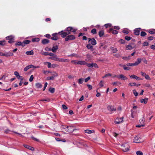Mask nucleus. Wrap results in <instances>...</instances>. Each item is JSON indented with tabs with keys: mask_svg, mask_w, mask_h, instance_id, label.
Instances as JSON below:
<instances>
[{
	"mask_svg": "<svg viewBox=\"0 0 155 155\" xmlns=\"http://www.w3.org/2000/svg\"><path fill=\"white\" fill-rule=\"evenodd\" d=\"M6 41L3 40V41H0V45L1 46H4L5 45Z\"/></svg>",
	"mask_w": 155,
	"mask_h": 155,
	"instance_id": "2f4dec72",
	"label": "nucleus"
},
{
	"mask_svg": "<svg viewBox=\"0 0 155 155\" xmlns=\"http://www.w3.org/2000/svg\"><path fill=\"white\" fill-rule=\"evenodd\" d=\"M75 39V37L74 35H68L66 36L65 38V41H68L69 40H74Z\"/></svg>",
	"mask_w": 155,
	"mask_h": 155,
	"instance_id": "423d86ee",
	"label": "nucleus"
},
{
	"mask_svg": "<svg viewBox=\"0 0 155 155\" xmlns=\"http://www.w3.org/2000/svg\"><path fill=\"white\" fill-rule=\"evenodd\" d=\"M58 34L57 33H55L53 34H52V37L51 38V39L54 40H57L58 39V37L57 36V35H58Z\"/></svg>",
	"mask_w": 155,
	"mask_h": 155,
	"instance_id": "1a4fd4ad",
	"label": "nucleus"
},
{
	"mask_svg": "<svg viewBox=\"0 0 155 155\" xmlns=\"http://www.w3.org/2000/svg\"><path fill=\"white\" fill-rule=\"evenodd\" d=\"M99 85L100 87H103L104 86V83L102 81H101L99 84Z\"/></svg>",
	"mask_w": 155,
	"mask_h": 155,
	"instance_id": "37998d69",
	"label": "nucleus"
},
{
	"mask_svg": "<svg viewBox=\"0 0 155 155\" xmlns=\"http://www.w3.org/2000/svg\"><path fill=\"white\" fill-rule=\"evenodd\" d=\"M86 47L88 49H91L92 51H93V46L90 44H88Z\"/></svg>",
	"mask_w": 155,
	"mask_h": 155,
	"instance_id": "412c9836",
	"label": "nucleus"
},
{
	"mask_svg": "<svg viewBox=\"0 0 155 155\" xmlns=\"http://www.w3.org/2000/svg\"><path fill=\"white\" fill-rule=\"evenodd\" d=\"M71 31L70 28V27H68L64 31H62L58 32V34L61 35L62 38H65L66 36L70 34Z\"/></svg>",
	"mask_w": 155,
	"mask_h": 155,
	"instance_id": "f257e3e1",
	"label": "nucleus"
},
{
	"mask_svg": "<svg viewBox=\"0 0 155 155\" xmlns=\"http://www.w3.org/2000/svg\"><path fill=\"white\" fill-rule=\"evenodd\" d=\"M49 91L51 93H53L54 92L55 89L54 88H50L49 89Z\"/></svg>",
	"mask_w": 155,
	"mask_h": 155,
	"instance_id": "e433bc0d",
	"label": "nucleus"
},
{
	"mask_svg": "<svg viewBox=\"0 0 155 155\" xmlns=\"http://www.w3.org/2000/svg\"><path fill=\"white\" fill-rule=\"evenodd\" d=\"M123 117H117L115 120L114 122L116 124H120L123 122Z\"/></svg>",
	"mask_w": 155,
	"mask_h": 155,
	"instance_id": "0eeeda50",
	"label": "nucleus"
},
{
	"mask_svg": "<svg viewBox=\"0 0 155 155\" xmlns=\"http://www.w3.org/2000/svg\"><path fill=\"white\" fill-rule=\"evenodd\" d=\"M129 147L127 143L123 144L121 146V149L124 152L128 151L129 150Z\"/></svg>",
	"mask_w": 155,
	"mask_h": 155,
	"instance_id": "20e7f679",
	"label": "nucleus"
},
{
	"mask_svg": "<svg viewBox=\"0 0 155 155\" xmlns=\"http://www.w3.org/2000/svg\"><path fill=\"white\" fill-rule=\"evenodd\" d=\"M109 32L110 33H112L113 34H116L118 33L117 31L114 30L112 28H110L109 29Z\"/></svg>",
	"mask_w": 155,
	"mask_h": 155,
	"instance_id": "ddd939ff",
	"label": "nucleus"
},
{
	"mask_svg": "<svg viewBox=\"0 0 155 155\" xmlns=\"http://www.w3.org/2000/svg\"><path fill=\"white\" fill-rule=\"evenodd\" d=\"M92 64H93V63H87V64H86L87 66L88 67L92 68L93 67V65Z\"/></svg>",
	"mask_w": 155,
	"mask_h": 155,
	"instance_id": "79ce46f5",
	"label": "nucleus"
},
{
	"mask_svg": "<svg viewBox=\"0 0 155 155\" xmlns=\"http://www.w3.org/2000/svg\"><path fill=\"white\" fill-rule=\"evenodd\" d=\"M25 54L28 55H32L34 53L33 51L31 50L30 51H27L26 52Z\"/></svg>",
	"mask_w": 155,
	"mask_h": 155,
	"instance_id": "a878e982",
	"label": "nucleus"
},
{
	"mask_svg": "<svg viewBox=\"0 0 155 155\" xmlns=\"http://www.w3.org/2000/svg\"><path fill=\"white\" fill-rule=\"evenodd\" d=\"M32 64H31V65H29L28 66H27L25 68H24V71H26L29 69V68H32Z\"/></svg>",
	"mask_w": 155,
	"mask_h": 155,
	"instance_id": "5701e85b",
	"label": "nucleus"
},
{
	"mask_svg": "<svg viewBox=\"0 0 155 155\" xmlns=\"http://www.w3.org/2000/svg\"><path fill=\"white\" fill-rule=\"evenodd\" d=\"M134 142L136 143H139L141 142V139L138 137L136 136L135 137L134 140Z\"/></svg>",
	"mask_w": 155,
	"mask_h": 155,
	"instance_id": "9d476101",
	"label": "nucleus"
},
{
	"mask_svg": "<svg viewBox=\"0 0 155 155\" xmlns=\"http://www.w3.org/2000/svg\"><path fill=\"white\" fill-rule=\"evenodd\" d=\"M122 59L125 60H128L130 59V57H124L122 58Z\"/></svg>",
	"mask_w": 155,
	"mask_h": 155,
	"instance_id": "09e8293b",
	"label": "nucleus"
},
{
	"mask_svg": "<svg viewBox=\"0 0 155 155\" xmlns=\"http://www.w3.org/2000/svg\"><path fill=\"white\" fill-rule=\"evenodd\" d=\"M91 43L92 45H96L97 44L96 41L94 38L91 39Z\"/></svg>",
	"mask_w": 155,
	"mask_h": 155,
	"instance_id": "cd10ccee",
	"label": "nucleus"
},
{
	"mask_svg": "<svg viewBox=\"0 0 155 155\" xmlns=\"http://www.w3.org/2000/svg\"><path fill=\"white\" fill-rule=\"evenodd\" d=\"M58 49V47L57 45L53 47L51 49V51L54 52H55Z\"/></svg>",
	"mask_w": 155,
	"mask_h": 155,
	"instance_id": "dca6fc26",
	"label": "nucleus"
},
{
	"mask_svg": "<svg viewBox=\"0 0 155 155\" xmlns=\"http://www.w3.org/2000/svg\"><path fill=\"white\" fill-rule=\"evenodd\" d=\"M153 39V37L152 36H150L147 38V40H152Z\"/></svg>",
	"mask_w": 155,
	"mask_h": 155,
	"instance_id": "338daca9",
	"label": "nucleus"
},
{
	"mask_svg": "<svg viewBox=\"0 0 155 155\" xmlns=\"http://www.w3.org/2000/svg\"><path fill=\"white\" fill-rule=\"evenodd\" d=\"M110 50L112 51V52L114 53H116L117 52V49L116 48L113 47H111L110 48Z\"/></svg>",
	"mask_w": 155,
	"mask_h": 155,
	"instance_id": "6ab92c4d",
	"label": "nucleus"
},
{
	"mask_svg": "<svg viewBox=\"0 0 155 155\" xmlns=\"http://www.w3.org/2000/svg\"><path fill=\"white\" fill-rule=\"evenodd\" d=\"M31 42V41L28 40H25L22 42L23 44V47L25 46L26 45L28 44Z\"/></svg>",
	"mask_w": 155,
	"mask_h": 155,
	"instance_id": "2eb2a0df",
	"label": "nucleus"
},
{
	"mask_svg": "<svg viewBox=\"0 0 155 155\" xmlns=\"http://www.w3.org/2000/svg\"><path fill=\"white\" fill-rule=\"evenodd\" d=\"M136 154L137 155H143V153L139 151H137L136 152Z\"/></svg>",
	"mask_w": 155,
	"mask_h": 155,
	"instance_id": "603ef678",
	"label": "nucleus"
},
{
	"mask_svg": "<svg viewBox=\"0 0 155 155\" xmlns=\"http://www.w3.org/2000/svg\"><path fill=\"white\" fill-rule=\"evenodd\" d=\"M148 43L147 42H145L143 43V46H147L148 45Z\"/></svg>",
	"mask_w": 155,
	"mask_h": 155,
	"instance_id": "774afa93",
	"label": "nucleus"
},
{
	"mask_svg": "<svg viewBox=\"0 0 155 155\" xmlns=\"http://www.w3.org/2000/svg\"><path fill=\"white\" fill-rule=\"evenodd\" d=\"M64 129L66 131L68 132H72L75 130L71 126H64Z\"/></svg>",
	"mask_w": 155,
	"mask_h": 155,
	"instance_id": "39448f33",
	"label": "nucleus"
},
{
	"mask_svg": "<svg viewBox=\"0 0 155 155\" xmlns=\"http://www.w3.org/2000/svg\"><path fill=\"white\" fill-rule=\"evenodd\" d=\"M91 32L93 34H96L97 33L96 30V29H93L91 31Z\"/></svg>",
	"mask_w": 155,
	"mask_h": 155,
	"instance_id": "de8ad7c7",
	"label": "nucleus"
},
{
	"mask_svg": "<svg viewBox=\"0 0 155 155\" xmlns=\"http://www.w3.org/2000/svg\"><path fill=\"white\" fill-rule=\"evenodd\" d=\"M49 42V40L47 39H44L42 40L41 43L44 45H45Z\"/></svg>",
	"mask_w": 155,
	"mask_h": 155,
	"instance_id": "4468645a",
	"label": "nucleus"
},
{
	"mask_svg": "<svg viewBox=\"0 0 155 155\" xmlns=\"http://www.w3.org/2000/svg\"><path fill=\"white\" fill-rule=\"evenodd\" d=\"M114 56L117 58H118L120 57V54L118 53L114 54Z\"/></svg>",
	"mask_w": 155,
	"mask_h": 155,
	"instance_id": "69168bd1",
	"label": "nucleus"
},
{
	"mask_svg": "<svg viewBox=\"0 0 155 155\" xmlns=\"http://www.w3.org/2000/svg\"><path fill=\"white\" fill-rule=\"evenodd\" d=\"M133 91L134 94V95L135 96H137L138 95L137 92L135 90H134Z\"/></svg>",
	"mask_w": 155,
	"mask_h": 155,
	"instance_id": "3c124183",
	"label": "nucleus"
},
{
	"mask_svg": "<svg viewBox=\"0 0 155 155\" xmlns=\"http://www.w3.org/2000/svg\"><path fill=\"white\" fill-rule=\"evenodd\" d=\"M148 99L147 98H145L144 99H141L140 100V102L141 103H143L145 104L147 103V102Z\"/></svg>",
	"mask_w": 155,
	"mask_h": 155,
	"instance_id": "bb28decb",
	"label": "nucleus"
},
{
	"mask_svg": "<svg viewBox=\"0 0 155 155\" xmlns=\"http://www.w3.org/2000/svg\"><path fill=\"white\" fill-rule=\"evenodd\" d=\"M71 62L75 64H78V61L76 60H72L71 61Z\"/></svg>",
	"mask_w": 155,
	"mask_h": 155,
	"instance_id": "8fccbe9b",
	"label": "nucleus"
},
{
	"mask_svg": "<svg viewBox=\"0 0 155 155\" xmlns=\"http://www.w3.org/2000/svg\"><path fill=\"white\" fill-rule=\"evenodd\" d=\"M93 64V67H94V68H98V65H97V64H96L95 63H93V64Z\"/></svg>",
	"mask_w": 155,
	"mask_h": 155,
	"instance_id": "0e129e2a",
	"label": "nucleus"
},
{
	"mask_svg": "<svg viewBox=\"0 0 155 155\" xmlns=\"http://www.w3.org/2000/svg\"><path fill=\"white\" fill-rule=\"evenodd\" d=\"M128 85H130L131 86H134L136 85V83H129L128 84Z\"/></svg>",
	"mask_w": 155,
	"mask_h": 155,
	"instance_id": "49530a36",
	"label": "nucleus"
},
{
	"mask_svg": "<svg viewBox=\"0 0 155 155\" xmlns=\"http://www.w3.org/2000/svg\"><path fill=\"white\" fill-rule=\"evenodd\" d=\"M50 73H51V74L52 75V76L54 78V77L58 76V74L55 72H50Z\"/></svg>",
	"mask_w": 155,
	"mask_h": 155,
	"instance_id": "b1692460",
	"label": "nucleus"
},
{
	"mask_svg": "<svg viewBox=\"0 0 155 155\" xmlns=\"http://www.w3.org/2000/svg\"><path fill=\"white\" fill-rule=\"evenodd\" d=\"M121 44H124L125 43V41L123 39H120L119 41Z\"/></svg>",
	"mask_w": 155,
	"mask_h": 155,
	"instance_id": "680f3d73",
	"label": "nucleus"
},
{
	"mask_svg": "<svg viewBox=\"0 0 155 155\" xmlns=\"http://www.w3.org/2000/svg\"><path fill=\"white\" fill-rule=\"evenodd\" d=\"M35 86L37 88H41L42 87L41 84L39 83H36Z\"/></svg>",
	"mask_w": 155,
	"mask_h": 155,
	"instance_id": "473e14b6",
	"label": "nucleus"
},
{
	"mask_svg": "<svg viewBox=\"0 0 155 155\" xmlns=\"http://www.w3.org/2000/svg\"><path fill=\"white\" fill-rule=\"evenodd\" d=\"M14 74L17 78L19 75V73L16 71L14 72Z\"/></svg>",
	"mask_w": 155,
	"mask_h": 155,
	"instance_id": "4d7b16f0",
	"label": "nucleus"
},
{
	"mask_svg": "<svg viewBox=\"0 0 155 155\" xmlns=\"http://www.w3.org/2000/svg\"><path fill=\"white\" fill-rule=\"evenodd\" d=\"M49 59H52L53 60H54L55 61H58V58H57L56 57V56L55 55V56H54L53 57H50L49 58Z\"/></svg>",
	"mask_w": 155,
	"mask_h": 155,
	"instance_id": "393cba45",
	"label": "nucleus"
},
{
	"mask_svg": "<svg viewBox=\"0 0 155 155\" xmlns=\"http://www.w3.org/2000/svg\"><path fill=\"white\" fill-rule=\"evenodd\" d=\"M127 49V50H131L133 48L130 45H128L126 46Z\"/></svg>",
	"mask_w": 155,
	"mask_h": 155,
	"instance_id": "4c0bfd02",
	"label": "nucleus"
},
{
	"mask_svg": "<svg viewBox=\"0 0 155 155\" xmlns=\"http://www.w3.org/2000/svg\"><path fill=\"white\" fill-rule=\"evenodd\" d=\"M107 109V110L110 112L115 111L116 110V109L114 108L113 106L111 105L108 106Z\"/></svg>",
	"mask_w": 155,
	"mask_h": 155,
	"instance_id": "6e6552de",
	"label": "nucleus"
},
{
	"mask_svg": "<svg viewBox=\"0 0 155 155\" xmlns=\"http://www.w3.org/2000/svg\"><path fill=\"white\" fill-rule=\"evenodd\" d=\"M130 78H134L137 80H140V78L139 77L136 76L134 74H132L131 75H130Z\"/></svg>",
	"mask_w": 155,
	"mask_h": 155,
	"instance_id": "aec40b11",
	"label": "nucleus"
},
{
	"mask_svg": "<svg viewBox=\"0 0 155 155\" xmlns=\"http://www.w3.org/2000/svg\"><path fill=\"white\" fill-rule=\"evenodd\" d=\"M121 78L123 80H126L127 79V78L123 74H121L119 75V78Z\"/></svg>",
	"mask_w": 155,
	"mask_h": 155,
	"instance_id": "f3484780",
	"label": "nucleus"
},
{
	"mask_svg": "<svg viewBox=\"0 0 155 155\" xmlns=\"http://www.w3.org/2000/svg\"><path fill=\"white\" fill-rule=\"evenodd\" d=\"M84 79L83 78H81L78 80V83L79 84H81L83 83Z\"/></svg>",
	"mask_w": 155,
	"mask_h": 155,
	"instance_id": "c9c22d12",
	"label": "nucleus"
},
{
	"mask_svg": "<svg viewBox=\"0 0 155 155\" xmlns=\"http://www.w3.org/2000/svg\"><path fill=\"white\" fill-rule=\"evenodd\" d=\"M58 61L63 62H66L68 61V60L67 59H63V58H59Z\"/></svg>",
	"mask_w": 155,
	"mask_h": 155,
	"instance_id": "4be33fe9",
	"label": "nucleus"
},
{
	"mask_svg": "<svg viewBox=\"0 0 155 155\" xmlns=\"http://www.w3.org/2000/svg\"><path fill=\"white\" fill-rule=\"evenodd\" d=\"M49 53L48 52H44L42 53V54L45 56L49 55Z\"/></svg>",
	"mask_w": 155,
	"mask_h": 155,
	"instance_id": "052dcab7",
	"label": "nucleus"
},
{
	"mask_svg": "<svg viewBox=\"0 0 155 155\" xmlns=\"http://www.w3.org/2000/svg\"><path fill=\"white\" fill-rule=\"evenodd\" d=\"M54 78L53 77L51 76L50 77H48L47 78V80H54Z\"/></svg>",
	"mask_w": 155,
	"mask_h": 155,
	"instance_id": "5fc2aeb1",
	"label": "nucleus"
},
{
	"mask_svg": "<svg viewBox=\"0 0 155 155\" xmlns=\"http://www.w3.org/2000/svg\"><path fill=\"white\" fill-rule=\"evenodd\" d=\"M123 67L125 70H129L130 69L129 67H126L125 65H124V66H123Z\"/></svg>",
	"mask_w": 155,
	"mask_h": 155,
	"instance_id": "58836bf2",
	"label": "nucleus"
},
{
	"mask_svg": "<svg viewBox=\"0 0 155 155\" xmlns=\"http://www.w3.org/2000/svg\"><path fill=\"white\" fill-rule=\"evenodd\" d=\"M111 24H106L104 25V26L106 28H108L109 27H110L111 26Z\"/></svg>",
	"mask_w": 155,
	"mask_h": 155,
	"instance_id": "864d4df0",
	"label": "nucleus"
},
{
	"mask_svg": "<svg viewBox=\"0 0 155 155\" xmlns=\"http://www.w3.org/2000/svg\"><path fill=\"white\" fill-rule=\"evenodd\" d=\"M45 36L48 38H51V36L49 34H47Z\"/></svg>",
	"mask_w": 155,
	"mask_h": 155,
	"instance_id": "13d9d810",
	"label": "nucleus"
},
{
	"mask_svg": "<svg viewBox=\"0 0 155 155\" xmlns=\"http://www.w3.org/2000/svg\"><path fill=\"white\" fill-rule=\"evenodd\" d=\"M78 64L84 65L87 64V62L84 61H78Z\"/></svg>",
	"mask_w": 155,
	"mask_h": 155,
	"instance_id": "a211bd4d",
	"label": "nucleus"
},
{
	"mask_svg": "<svg viewBox=\"0 0 155 155\" xmlns=\"http://www.w3.org/2000/svg\"><path fill=\"white\" fill-rule=\"evenodd\" d=\"M15 45H18V46H21L23 47V44L22 42H21V41H18L15 44Z\"/></svg>",
	"mask_w": 155,
	"mask_h": 155,
	"instance_id": "f704fd0d",
	"label": "nucleus"
},
{
	"mask_svg": "<svg viewBox=\"0 0 155 155\" xmlns=\"http://www.w3.org/2000/svg\"><path fill=\"white\" fill-rule=\"evenodd\" d=\"M40 39L39 38H36L32 39V42H38L40 41Z\"/></svg>",
	"mask_w": 155,
	"mask_h": 155,
	"instance_id": "c85d7f7f",
	"label": "nucleus"
},
{
	"mask_svg": "<svg viewBox=\"0 0 155 155\" xmlns=\"http://www.w3.org/2000/svg\"><path fill=\"white\" fill-rule=\"evenodd\" d=\"M145 77L146 79L148 80H150L151 79L149 75L147 74H146L145 76Z\"/></svg>",
	"mask_w": 155,
	"mask_h": 155,
	"instance_id": "6e6d98bb",
	"label": "nucleus"
},
{
	"mask_svg": "<svg viewBox=\"0 0 155 155\" xmlns=\"http://www.w3.org/2000/svg\"><path fill=\"white\" fill-rule=\"evenodd\" d=\"M141 60L140 58H138L137 59V61L135 62L134 63H129L127 64L126 65L127 66H135L137 65L141 62Z\"/></svg>",
	"mask_w": 155,
	"mask_h": 155,
	"instance_id": "f03ea898",
	"label": "nucleus"
},
{
	"mask_svg": "<svg viewBox=\"0 0 155 155\" xmlns=\"http://www.w3.org/2000/svg\"><path fill=\"white\" fill-rule=\"evenodd\" d=\"M85 133L87 134H91L94 133V130H85Z\"/></svg>",
	"mask_w": 155,
	"mask_h": 155,
	"instance_id": "c756f323",
	"label": "nucleus"
},
{
	"mask_svg": "<svg viewBox=\"0 0 155 155\" xmlns=\"http://www.w3.org/2000/svg\"><path fill=\"white\" fill-rule=\"evenodd\" d=\"M147 35V33L144 31H141L140 33V35L142 37H144Z\"/></svg>",
	"mask_w": 155,
	"mask_h": 155,
	"instance_id": "c03bdc74",
	"label": "nucleus"
},
{
	"mask_svg": "<svg viewBox=\"0 0 155 155\" xmlns=\"http://www.w3.org/2000/svg\"><path fill=\"white\" fill-rule=\"evenodd\" d=\"M124 38L126 40L129 41L132 38L130 36H125Z\"/></svg>",
	"mask_w": 155,
	"mask_h": 155,
	"instance_id": "a19ab883",
	"label": "nucleus"
},
{
	"mask_svg": "<svg viewBox=\"0 0 155 155\" xmlns=\"http://www.w3.org/2000/svg\"><path fill=\"white\" fill-rule=\"evenodd\" d=\"M6 57H8L11 56H12L13 55V53H10V52H8L7 53H6Z\"/></svg>",
	"mask_w": 155,
	"mask_h": 155,
	"instance_id": "a18cd8bd",
	"label": "nucleus"
},
{
	"mask_svg": "<svg viewBox=\"0 0 155 155\" xmlns=\"http://www.w3.org/2000/svg\"><path fill=\"white\" fill-rule=\"evenodd\" d=\"M33 79H34L33 75H31V77H30V78H29V81L30 82H31L33 81Z\"/></svg>",
	"mask_w": 155,
	"mask_h": 155,
	"instance_id": "bf43d9fd",
	"label": "nucleus"
},
{
	"mask_svg": "<svg viewBox=\"0 0 155 155\" xmlns=\"http://www.w3.org/2000/svg\"><path fill=\"white\" fill-rule=\"evenodd\" d=\"M23 146L25 148H26L29 150H31L32 151L34 150V147H32L31 146H30L28 145H26V144H24Z\"/></svg>",
	"mask_w": 155,
	"mask_h": 155,
	"instance_id": "9b49d317",
	"label": "nucleus"
},
{
	"mask_svg": "<svg viewBox=\"0 0 155 155\" xmlns=\"http://www.w3.org/2000/svg\"><path fill=\"white\" fill-rule=\"evenodd\" d=\"M140 124H144V121H145V119L143 117L140 120Z\"/></svg>",
	"mask_w": 155,
	"mask_h": 155,
	"instance_id": "72a5a7b5",
	"label": "nucleus"
},
{
	"mask_svg": "<svg viewBox=\"0 0 155 155\" xmlns=\"http://www.w3.org/2000/svg\"><path fill=\"white\" fill-rule=\"evenodd\" d=\"M70 27L71 32H75L77 31V29L74 28L73 27Z\"/></svg>",
	"mask_w": 155,
	"mask_h": 155,
	"instance_id": "ea45409f",
	"label": "nucleus"
},
{
	"mask_svg": "<svg viewBox=\"0 0 155 155\" xmlns=\"http://www.w3.org/2000/svg\"><path fill=\"white\" fill-rule=\"evenodd\" d=\"M6 40H8V42L11 44L14 42V37L13 35H10L6 37Z\"/></svg>",
	"mask_w": 155,
	"mask_h": 155,
	"instance_id": "7ed1b4c3",
	"label": "nucleus"
},
{
	"mask_svg": "<svg viewBox=\"0 0 155 155\" xmlns=\"http://www.w3.org/2000/svg\"><path fill=\"white\" fill-rule=\"evenodd\" d=\"M104 32L103 30H101L99 31V35L100 37H102L104 35Z\"/></svg>",
	"mask_w": 155,
	"mask_h": 155,
	"instance_id": "7c9ffc66",
	"label": "nucleus"
},
{
	"mask_svg": "<svg viewBox=\"0 0 155 155\" xmlns=\"http://www.w3.org/2000/svg\"><path fill=\"white\" fill-rule=\"evenodd\" d=\"M17 78L18 79L21 80V81L23 79V77L20 75H19Z\"/></svg>",
	"mask_w": 155,
	"mask_h": 155,
	"instance_id": "e2e57ef3",
	"label": "nucleus"
},
{
	"mask_svg": "<svg viewBox=\"0 0 155 155\" xmlns=\"http://www.w3.org/2000/svg\"><path fill=\"white\" fill-rule=\"evenodd\" d=\"M140 29V28H137L134 30V34L136 35H139Z\"/></svg>",
	"mask_w": 155,
	"mask_h": 155,
	"instance_id": "f8f14e48",
	"label": "nucleus"
}]
</instances>
